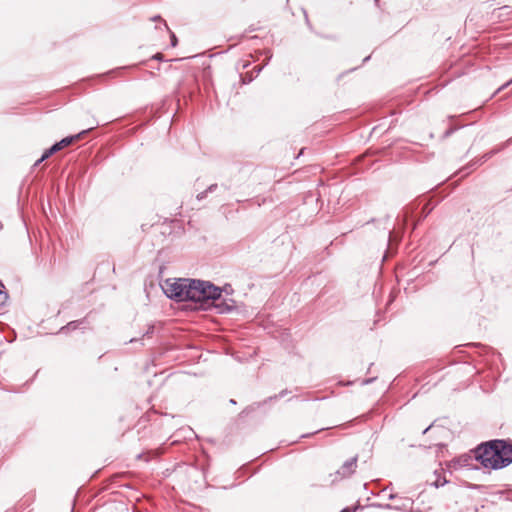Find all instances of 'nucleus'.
<instances>
[{"label": "nucleus", "instance_id": "nucleus-17", "mask_svg": "<svg viewBox=\"0 0 512 512\" xmlns=\"http://www.w3.org/2000/svg\"><path fill=\"white\" fill-rule=\"evenodd\" d=\"M176 43H177V39H176L175 35L173 34L172 35V45L175 46Z\"/></svg>", "mask_w": 512, "mask_h": 512}, {"label": "nucleus", "instance_id": "nucleus-5", "mask_svg": "<svg viewBox=\"0 0 512 512\" xmlns=\"http://www.w3.org/2000/svg\"><path fill=\"white\" fill-rule=\"evenodd\" d=\"M220 298L221 296L215 300L218 301L215 304V308L217 309L218 313L226 314L236 309V302L232 298H227L223 300H220Z\"/></svg>", "mask_w": 512, "mask_h": 512}, {"label": "nucleus", "instance_id": "nucleus-1", "mask_svg": "<svg viewBox=\"0 0 512 512\" xmlns=\"http://www.w3.org/2000/svg\"><path fill=\"white\" fill-rule=\"evenodd\" d=\"M162 289L170 299L201 304L216 300L221 295V290L213 283L197 279H168Z\"/></svg>", "mask_w": 512, "mask_h": 512}, {"label": "nucleus", "instance_id": "nucleus-20", "mask_svg": "<svg viewBox=\"0 0 512 512\" xmlns=\"http://www.w3.org/2000/svg\"><path fill=\"white\" fill-rule=\"evenodd\" d=\"M430 428H431V426L427 427V428L423 431V434H425L426 432H428Z\"/></svg>", "mask_w": 512, "mask_h": 512}, {"label": "nucleus", "instance_id": "nucleus-6", "mask_svg": "<svg viewBox=\"0 0 512 512\" xmlns=\"http://www.w3.org/2000/svg\"><path fill=\"white\" fill-rule=\"evenodd\" d=\"M357 464V456L350 458L345 461L341 468L337 471V474L343 477H348L354 473Z\"/></svg>", "mask_w": 512, "mask_h": 512}, {"label": "nucleus", "instance_id": "nucleus-7", "mask_svg": "<svg viewBox=\"0 0 512 512\" xmlns=\"http://www.w3.org/2000/svg\"><path fill=\"white\" fill-rule=\"evenodd\" d=\"M470 461H471L470 456L462 455L459 458L452 460L451 463L449 464V467L453 468V469L462 468V467L468 466L470 464L469 463Z\"/></svg>", "mask_w": 512, "mask_h": 512}, {"label": "nucleus", "instance_id": "nucleus-16", "mask_svg": "<svg viewBox=\"0 0 512 512\" xmlns=\"http://www.w3.org/2000/svg\"><path fill=\"white\" fill-rule=\"evenodd\" d=\"M375 380V378H369L362 381V385H367L372 383Z\"/></svg>", "mask_w": 512, "mask_h": 512}, {"label": "nucleus", "instance_id": "nucleus-19", "mask_svg": "<svg viewBox=\"0 0 512 512\" xmlns=\"http://www.w3.org/2000/svg\"><path fill=\"white\" fill-rule=\"evenodd\" d=\"M340 512H352V511H351L349 508H345V509H343V510H342V511H340Z\"/></svg>", "mask_w": 512, "mask_h": 512}, {"label": "nucleus", "instance_id": "nucleus-2", "mask_svg": "<svg viewBox=\"0 0 512 512\" xmlns=\"http://www.w3.org/2000/svg\"><path fill=\"white\" fill-rule=\"evenodd\" d=\"M472 452L475 460L487 469H502L512 463V444L505 440L481 443Z\"/></svg>", "mask_w": 512, "mask_h": 512}, {"label": "nucleus", "instance_id": "nucleus-9", "mask_svg": "<svg viewBox=\"0 0 512 512\" xmlns=\"http://www.w3.org/2000/svg\"><path fill=\"white\" fill-rule=\"evenodd\" d=\"M438 202L433 203V205L430 206V202H423L421 201L420 204L422 207V217H426L430 212L434 209V207L437 205Z\"/></svg>", "mask_w": 512, "mask_h": 512}, {"label": "nucleus", "instance_id": "nucleus-10", "mask_svg": "<svg viewBox=\"0 0 512 512\" xmlns=\"http://www.w3.org/2000/svg\"><path fill=\"white\" fill-rule=\"evenodd\" d=\"M8 300V294L0 288V306L6 304Z\"/></svg>", "mask_w": 512, "mask_h": 512}, {"label": "nucleus", "instance_id": "nucleus-3", "mask_svg": "<svg viewBox=\"0 0 512 512\" xmlns=\"http://www.w3.org/2000/svg\"><path fill=\"white\" fill-rule=\"evenodd\" d=\"M92 129H93V127L89 128L87 130H83L76 135L65 137L61 141L55 143L52 147H50L43 153L42 157L35 163V165H38L40 162L46 160L54 153L80 141L81 139H83L84 135H86Z\"/></svg>", "mask_w": 512, "mask_h": 512}, {"label": "nucleus", "instance_id": "nucleus-11", "mask_svg": "<svg viewBox=\"0 0 512 512\" xmlns=\"http://www.w3.org/2000/svg\"><path fill=\"white\" fill-rule=\"evenodd\" d=\"M222 292H225L227 295H230L233 293V288L230 284H226L223 286V288L218 287Z\"/></svg>", "mask_w": 512, "mask_h": 512}, {"label": "nucleus", "instance_id": "nucleus-18", "mask_svg": "<svg viewBox=\"0 0 512 512\" xmlns=\"http://www.w3.org/2000/svg\"><path fill=\"white\" fill-rule=\"evenodd\" d=\"M206 194H197V199L200 201L205 197Z\"/></svg>", "mask_w": 512, "mask_h": 512}, {"label": "nucleus", "instance_id": "nucleus-8", "mask_svg": "<svg viewBox=\"0 0 512 512\" xmlns=\"http://www.w3.org/2000/svg\"><path fill=\"white\" fill-rule=\"evenodd\" d=\"M85 321V319H82V320H76V321H71L69 322L66 326H63L61 329H60V333H67L69 331H73V330H76L77 328L80 327L81 324H83Z\"/></svg>", "mask_w": 512, "mask_h": 512}, {"label": "nucleus", "instance_id": "nucleus-14", "mask_svg": "<svg viewBox=\"0 0 512 512\" xmlns=\"http://www.w3.org/2000/svg\"><path fill=\"white\" fill-rule=\"evenodd\" d=\"M287 393H288V391H287V390H282L278 395H275L274 397H270V399L282 398V397H284Z\"/></svg>", "mask_w": 512, "mask_h": 512}, {"label": "nucleus", "instance_id": "nucleus-12", "mask_svg": "<svg viewBox=\"0 0 512 512\" xmlns=\"http://www.w3.org/2000/svg\"><path fill=\"white\" fill-rule=\"evenodd\" d=\"M446 483H448V480H447V479H445V478H443V480H442V481H440V479H437V480L433 483V485H434L436 488H438V487H440V486L445 485Z\"/></svg>", "mask_w": 512, "mask_h": 512}, {"label": "nucleus", "instance_id": "nucleus-15", "mask_svg": "<svg viewBox=\"0 0 512 512\" xmlns=\"http://www.w3.org/2000/svg\"><path fill=\"white\" fill-rule=\"evenodd\" d=\"M399 497H400V496H399L398 494H396V493H390V494L388 495V499H389V500H394V501L398 500V498H399Z\"/></svg>", "mask_w": 512, "mask_h": 512}, {"label": "nucleus", "instance_id": "nucleus-13", "mask_svg": "<svg viewBox=\"0 0 512 512\" xmlns=\"http://www.w3.org/2000/svg\"><path fill=\"white\" fill-rule=\"evenodd\" d=\"M154 332V325H150L143 336L150 337Z\"/></svg>", "mask_w": 512, "mask_h": 512}, {"label": "nucleus", "instance_id": "nucleus-21", "mask_svg": "<svg viewBox=\"0 0 512 512\" xmlns=\"http://www.w3.org/2000/svg\"><path fill=\"white\" fill-rule=\"evenodd\" d=\"M230 403H231V404H236V402H235V400H234V399H231V400H230Z\"/></svg>", "mask_w": 512, "mask_h": 512}, {"label": "nucleus", "instance_id": "nucleus-4", "mask_svg": "<svg viewBox=\"0 0 512 512\" xmlns=\"http://www.w3.org/2000/svg\"><path fill=\"white\" fill-rule=\"evenodd\" d=\"M413 504H414V502L411 498L400 496L398 498V500L395 501L394 504L380 505V507H382L384 509L409 511V510H412Z\"/></svg>", "mask_w": 512, "mask_h": 512}]
</instances>
